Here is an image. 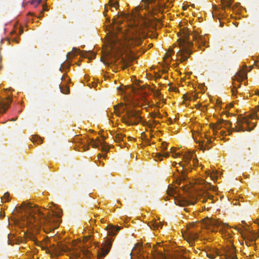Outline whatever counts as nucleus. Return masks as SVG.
Returning <instances> with one entry per match:
<instances>
[{"label":"nucleus","mask_w":259,"mask_h":259,"mask_svg":"<svg viewBox=\"0 0 259 259\" xmlns=\"http://www.w3.org/2000/svg\"><path fill=\"white\" fill-rule=\"evenodd\" d=\"M192 35L193 40L195 42V44L198 46V48H200L201 46H205L206 41L204 36L199 35L197 33H194Z\"/></svg>","instance_id":"obj_12"},{"label":"nucleus","mask_w":259,"mask_h":259,"mask_svg":"<svg viewBox=\"0 0 259 259\" xmlns=\"http://www.w3.org/2000/svg\"><path fill=\"white\" fill-rule=\"evenodd\" d=\"M110 47H111V49H113L114 46H112V43L111 44V46Z\"/></svg>","instance_id":"obj_58"},{"label":"nucleus","mask_w":259,"mask_h":259,"mask_svg":"<svg viewBox=\"0 0 259 259\" xmlns=\"http://www.w3.org/2000/svg\"><path fill=\"white\" fill-rule=\"evenodd\" d=\"M122 122L128 125H136L141 122L142 117L140 112L136 110H127L124 117L122 119Z\"/></svg>","instance_id":"obj_5"},{"label":"nucleus","mask_w":259,"mask_h":259,"mask_svg":"<svg viewBox=\"0 0 259 259\" xmlns=\"http://www.w3.org/2000/svg\"><path fill=\"white\" fill-rule=\"evenodd\" d=\"M212 198V196H211L210 195H208V194H206L205 196L200 197L199 199V200L203 203H204V202H206L208 199L211 200Z\"/></svg>","instance_id":"obj_29"},{"label":"nucleus","mask_w":259,"mask_h":259,"mask_svg":"<svg viewBox=\"0 0 259 259\" xmlns=\"http://www.w3.org/2000/svg\"><path fill=\"white\" fill-rule=\"evenodd\" d=\"M240 86H241V84H240V83H239V84L237 85V87L240 88Z\"/></svg>","instance_id":"obj_61"},{"label":"nucleus","mask_w":259,"mask_h":259,"mask_svg":"<svg viewBox=\"0 0 259 259\" xmlns=\"http://www.w3.org/2000/svg\"><path fill=\"white\" fill-rule=\"evenodd\" d=\"M123 107L122 104H119L114 106V110L117 115H119L123 110V109H120Z\"/></svg>","instance_id":"obj_23"},{"label":"nucleus","mask_w":259,"mask_h":259,"mask_svg":"<svg viewBox=\"0 0 259 259\" xmlns=\"http://www.w3.org/2000/svg\"><path fill=\"white\" fill-rule=\"evenodd\" d=\"M43 11H48V7L47 5H44L43 6Z\"/></svg>","instance_id":"obj_47"},{"label":"nucleus","mask_w":259,"mask_h":259,"mask_svg":"<svg viewBox=\"0 0 259 259\" xmlns=\"http://www.w3.org/2000/svg\"><path fill=\"white\" fill-rule=\"evenodd\" d=\"M59 88L60 92L64 94H68L69 93V88L66 86L64 88L62 87L61 84H59Z\"/></svg>","instance_id":"obj_28"},{"label":"nucleus","mask_w":259,"mask_h":259,"mask_svg":"<svg viewBox=\"0 0 259 259\" xmlns=\"http://www.w3.org/2000/svg\"><path fill=\"white\" fill-rule=\"evenodd\" d=\"M88 85L90 88H95L97 86V82H96V79L94 77H90L87 80Z\"/></svg>","instance_id":"obj_21"},{"label":"nucleus","mask_w":259,"mask_h":259,"mask_svg":"<svg viewBox=\"0 0 259 259\" xmlns=\"http://www.w3.org/2000/svg\"><path fill=\"white\" fill-rule=\"evenodd\" d=\"M105 137L98 132V150H101L103 153L100 154L98 153V159L101 157L105 158L106 154L109 150V148L102 141L104 139Z\"/></svg>","instance_id":"obj_7"},{"label":"nucleus","mask_w":259,"mask_h":259,"mask_svg":"<svg viewBox=\"0 0 259 259\" xmlns=\"http://www.w3.org/2000/svg\"><path fill=\"white\" fill-rule=\"evenodd\" d=\"M142 41V38L140 34H136L133 35L129 41L130 45L140 46Z\"/></svg>","instance_id":"obj_14"},{"label":"nucleus","mask_w":259,"mask_h":259,"mask_svg":"<svg viewBox=\"0 0 259 259\" xmlns=\"http://www.w3.org/2000/svg\"><path fill=\"white\" fill-rule=\"evenodd\" d=\"M73 56V53L72 52H69L67 55V57L68 59L71 58Z\"/></svg>","instance_id":"obj_44"},{"label":"nucleus","mask_w":259,"mask_h":259,"mask_svg":"<svg viewBox=\"0 0 259 259\" xmlns=\"http://www.w3.org/2000/svg\"><path fill=\"white\" fill-rule=\"evenodd\" d=\"M120 230V228L118 227H111V233L113 234V235H115Z\"/></svg>","instance_id":"obj_32"},{"label":"nucleus","mask_w":259,"mask_h":259,"mask_svg":"<svg viewBox=\"0 0 259 259\" xmlns=\"http://www.w3.org/2000/svg\"><path fill=\"white\" fill-rule=\"evenodd\" d=\"M175 148H174V147H172V148H171V149H170V152H171V153H173V152L175 151Z\"/></svg>","instance_id":"obj_51"},{"label":"nucleus","mask_w":259,"mask_h":259,"mask_svg":"<svg viewBox=\"0 0 259 259\" xmlns=\"http://www.w3.org/2000/svg\"><path fill=\"white\" fill-rule=\"evenodd\" d=\"M245 243L247 246H251L254 244V241L259 236V232L256 233L252 231H249L245 235H243Z\"/></svg>","instance_id":"obj_8"},{"label":"nucleus","mask_w":259,"mask_h":259,"mask_svg":"<svg viewBox=\"0 0 259 259\" xmlns=\"http://www.w3.org/2000/svg\"><path fill=\"white\" fill-rule=\"evenodd\" d=\"M80 55L90 60L95 59L96 55L92 51L81 52H80Z\"/></svg>","instance_id":"obj_18"},{"label":"nucleus","mask_w":259,"mask_h":259,"mask_svg":"<svg viewBox=\"0 0 259 259\" xmlns=\"http://www.w3.org/2000/svg\"><path fill=\"white\" fill-rule=\"evenodd\" d=\"M89 223H90V225H95L96 220H92V219L90 220Z\"/></svg>","instance_id":"obj_43"},{"label":"nucleus","mask_w":259,"mask_h":259,"mask_svg":"<svg viewBox=\"0 0 259 259\" xmlns=\"http://www.w3.org/2000/svg\"><path fill=\"white\" fill-rule=\"evenodd\" d=\"M174 54V51L172 50H169L166 53V56L169 57L171 55Z\"/></svg>","instance_id":"obj_38"},{"label":"nucleus","mask_w":259,"mask_h":259,"mask_svg":"<svg viewBox=\"0 0 259 259\" xmlns=\"http://www.w3.org/2000/svg\"><path fill=\"white\" fill-rule=\"evenodd\" d=\"M26 238L33 241H35L36 238L32 234H28L27 235Z\"/></svg>","instance_id":"obj_37"},{"label":"nucleus","mask_w":259,"mask_h":259,"mask_svg":"<svg viewBox=\"0 0 259 259\" xmlns=\"http://www.w3.org/2000/svg\"><path fill=\"white\" fill-rule=\"evenodd\" d=\"M41 15L39 17V18H41L42 17V12L41 13Z\"/></svg>","instance_id":"obj_62"},{"label":"nucleus","mask_w":259,"mask_h":259,"mask_svg":"<svg viewBox=\"0 0 259 259\" xmlns=\"http://www.w3.org/2000/svg\"><path fill=\"white\" fill-rule=\"evenodd\" d=\"M53 248L54 251L58 254L61 252H67L69 250V248L65 244L61 242H59L56 246L53 245Z\"/></svg>","instance_id":"obj_15"},{"label":"nucleus","mask_w":259,"mask_h":259,"mask_svg":"<svg viewBox=\"0 0 259 259\" xmlns=\"http://www.w3.org/2000/svg\"><path fill=\"white\" fill-rule=\"evenodd\" d=\"M23 33V29L22 28H20L19 29V34H21Z\"/></svg>","instance_id":"obj_50"},{"label":"nucleus","mask_w":259,"mask_h":259,"mask_svg":"<svg viewBox=\"0 0 259 259\" xmlns=\"http://www.w3.org/2000/svg\"><path fill=\"white\" fill-rule=\"evenodd\" d=\"M125 137V135L120 133L116 134L114 137V141L117 143H120L124 142L123 138Z\"/></svg>","instance_id":"obj_22"},{"label":"nucleus","mask_w":259,"mask_h":259,"mask_svg":"<svg viewBox=\"0 0 259 259\" xmlns=\"http://www.w3.org/2000/svg\"><path fill=\"white\" fill-rule=\"evenodd\" d=\"M221 255L218 250H214L213 252L207 253L206 255L208 257L211 259H214L215 255Z\"/></svg>","instance_id":"obj_26"},{"label":"nucleus","mask_w":259,"mask_h":259,"mask_svg":"<svg viewBox=\"0 0 259 259\" xmlns=\"http://www.w3.org/2000/svg\"><path fill=\"white\" fill-rule=\"evenodd\" d=\"M207 173L208 176H210L212 181H215L217 180L218 177L215 175L212 174L209 170L207 171Z\"/></svg>","instance_id":"obj_33"},{"label":"nucleus","mask_w":259,"mask_h":259,"mask_svg":"<svg viewBox=\"0 0 259 259\" xmlns=\"http://www.w3.org/2000/svg\"><path fill=\"white\" fill-rule=\"evenodd\" d=\"M88 149V147H85L84 148V151H86Z\"/></svg>","instance_id":"obj_57"},{"label":"nucleus","mask_w":259,"mask_h":259,"mask_svg":"<svg viewBox=\"0 0 259 259\" xmlns=\"http://www.w3.org/2000/svg\"><path fill=\"white\" fill-rule=\"evenodd\" d=\"M178 164L180 166L182 167V170L180 174V176L179 177L176 179V183L178 185H180L181 183L182 182H186L187 180V169L185 168V165L182 164V162H179L177 163L176 162H173L172 165V166L176 167V165Z\"/></svg>","instance_id":"obj_9"},{"label":"nucleus","mask_w":259,"mask_h":259,"mask_svg":"<svg viewBox=\"0 0 259 259\" xmlns=\"http://www.w3.org/2000/svg\"><path fill=\"white\" fill-rule=\"evenodd\" d=\"M205 188L207 189H211L213 191H215L216 189L214 186L211 185L209 183H207L205 185Z\"/></svg>","instance_id":"obj_35"},{"label":"nucleus","mask_w":259,"mask_h":259,"mask_svg":"<svg viewBox=\"0 0 259 259\" xmlns=\"http://www.w3.org/2000/svg\"><path fill=\"white\" fill-rule=\"evenodd\" d=\"M169 156L168 152H164L163 154L160 153H157L155 157L157 158L156 160L161 161L162 160V157H168Z\"/></svg>","instance_id":"obj_24"},{"label":"nucleus","mask_w":259,"mask_h":259,"mask_svg":"<svg viewBox=\"0 0 259 259\" xmlns=\"http://www.w3.org/2000/svg\"><path fill=\"white\" fill-rule=\"evenodd\" d=\"M232 92L233 95H235L237 93V87H236L235 85H234L233 88L232 89Z\"/></svg>","instance_id":"obj_41"},{"label":"nucleus","mask_w":259,"mask_h":259,"mask_svg":"<svg viewBox=\"0 0 259 259\" xmlns=\"http://www.w3.org/2000/svg\"><path fill=\"white\" fill-rule=\"evenodd\" d=\"M73 253L74 254L75 256L77 258H80V253L77 252L76 251H74Z\"/></svg>","instance_id":"obj_42"},{"label":"nucleus","mask_w":259,"mask_h":259,"mask_svg":"<svg viewBox=\"0 0 259 259\" xmlns=\"http://www.w3.org/2000/svg\"><path fill=\"white\" fill-rule=\"evenodd\" d=\"M100 60H101V61L103 62L104 64L106 63L103 60V57H101Z\"/></svg>","instance_id":"obj_52"},{"label":"nucleus","mask_w":259,"mask_h":259,"mask_svg":"<svg viewBox=\"0 0 259 259\" xmlns=\"http://www.w3.org/2000/svg\"><path fill=\"white\" fill-rule=\"evenodd\" d=\"M185 239L187 240L189 243L192 244L193 242L198 238V235L194 231L189 229L185 235Z\"/></svg>","instance_id":"obj_13"},{"label":"nucleus","mask_w":259,"mask_h":259,"mask_svg":"<svg viewBox=\"0 0 259 259\" xmlns=\"http://www.w3.org/2000/svg\"><path fill=\"white\" fill-rule=\"evenodd\" d=\"M34 143H36L38 144H41L42 143V140L40 138H37L36 140H34Z\"/></svg>","instance_id":"obj_40"},{"label":"nucleus","mask_w":259,"mask_h":259,"mask_svg":"<svg viewBox=\"0 0 259 259\" xmlns=\"http://www.w3.org/2000/svg\"><path fill=\"white\" fill-rule=\"evenodd\" d=\"M113 22L114 23H117L115 20H113Z\"/></svg>","instance_id":"obj_63"},{"label":"nucleus","mask_w":259,"mask_h":259,"mask_svg":"<svg viewBox=\"0 0 259 259\" xmlns=\"http://www.w3.org/2000/svg\"><path fill=\"white\" fill-rule=\"evenodd\" d=\"M224 256L226 259H237L235 249L232 246L224 250Z\"/></svg>","instance_id":"obj_11"},{"label":"nucleus","mask_w":259,"mask_h":259,"mask_svg":"<svg viewBox=\"0 0 259 259\" xmlns=\"http://www.w3.org/2000/svg\"><path fill=\"white\" fill-rule=\"evenodd\" d=\"M237 231L242 234V230L240 228L236 229Z\"/></svg>","instance_id":"obj_53"},{"label":"nucleus","mask_w":259,"mask_h":259,"mask_svg":"<svg viewBox=\"0 0 259 259\" xmlns=\"http://www.w3.org/2000/svg\"><path fill=\"white\" fill-rule=\"evenodd\" d=\"M42 0H33L32 2V4H33L34 3H37V5L40 4L41 3Z\"/></svg>","instance_id":"obj_45"},{"label":"nucleus","mask_w":259,"mask_h":259,"mask_svg":"<svg viewBox=\"0 0 259 259\" xmlns=\"http://www.w3.org/2000/svg\"><path fill=\"white\" fill-rule=\"evenodd\" d=\"M101 222L102 223H103L104 222V219H102L101 220Z\"/></svg>","instance_id":"obj_56"},{"label":"nucleus","mask_w":259,"mask_h":259,"mask_svg":"<svg viewBox=\"0 0 259 259\" xmlns=\"http://www.w3.org/2000/svg\"><path fill=\"white\" fill-rule=\"evenodd\" d=\"M9 196L10 193L9 192H6L4 194L2 198L3 199L5 200L4 202H7L9 201Z\"/></svg>","instance_id":"obj_34"},{"label":"nucleus","mask_w":259,"mask_h":259,"mask_svg":"<svg viewBox=\"0 0 259 259\" xmlns=\"http://www.w3.org/2000/svg\"><path fill=\"white\" fill-rule=\"evenodd\" d=\"M131 88V89H132V91L134 92L135 91V88H133V87H132Z\"/></svg>","instance_id":"obj_55"},{"label":"nucleus","mask_w":259,"mask_h":259,"mask_svg":"<svg viewBox=\"0 0 259 259\" xmlns=\"http://www.w3.org/2000/svg\"><path fill=\"white\" fill-rule=\"evenodd\" d=\"M151 224V225H149L150 227L151 228H153L154 229H158L159 228H161L162 227V224L160 222H154Z\"/></svg>","instance_id":"obj_25"},{"label":"nucleus","mask_w":259,"mask_h":259,"mask_svg":"<svg viewBox=\"0 0 259 259\" xmlns=\"http://www.w3.org/2000/svg\"><path fill=\"white\" fill-rule=\"evenodd\" d=\"M258 94H259V92H257L256 93V95H258Z\"/></svg>","instance_id":"obj_64"},{"label":"nucleus","mask_w":259,"mask_h":259,"mask_svg":"<svg viewBox=\"0 0 259 259\" xmlns=\"http://www.w3.org/2000/svg\"><path fill=\"white\" fill-rule=\"evenodd\" d=\"M167 193L168 196L171 197L174 200L175 203L180 206H185L189 205H193L196 203V200H188L186 198L177 194L175 190L170 188L168 189Z\"/></svg>","instance_id":"obj_4"},{"label":"nucleus","mask_w":259,"mask_h":259,"mask_svg":"<svg viewBox=\"0 0 259 259\" xmlns=\"http://www.w3.org/2000/svg\"><path fill=\"white\" fill-rule=\"evenodd\" d=\"M235 79L238 82H240L242 81L244 79L247 78V74L246 72H245L243 71H240L239 72H238L236 75L235 76Z\"/></svg>","instance_id":"obj_19"},{"label":"nucleus","mask_w":259,"mask_h":259,"mask_svg":"<svg viewBox=\"0 0 259 259\" xmlns=\"http://www.w3.org/2000/svg\"><path fill=\"white\" fill-rule=\"evenodd\" d=\"M89 141V145L90 146H92L93 148H96L97 147V144L96 142L94 141L93 138H90Z\"/></svg>","instance_id":"obj_31"},{"label":"nucleus","mask_w":259,"mask_h":259,"mask_svg":"<svg viewBox=\"0 0 259 259\" xmlns=\"http://www.w3.org/2000/svg\"><path fill=\"white\" fill-rule=\"evenodd\" d=\"M180 156V154L179 153H175V154H173L172 155V156L174 157V158H176L178 156Z\"/></svg>","instance_id":"obj_48"},{"label":"nucleus","mask_w":259,"mask_h":259,"mask_svg":"<svg viewBox=\"0 0 259 259\" xmlns=\"http://www.w3.org/2000/svg\"><path fill=\"white\" fill-rule=\"evenodd\" d=\"M210 224L215 227H219L221 225V223L219 220L212 219L209 222Z\"/></svg>","instance_id":"obj_27"},{"label":"nucleus","mask_w":259,"mask_h":259,"mask_svg":"<svg viewBox=\"0 0 259 259\" xmlns=\"http://www.w3.org/2000/svg\"><path fill=\"white\" fill-rule=\"evenodd\" d=\"M205 137L207 139V142L208 143V144L211 143V141L210 139H209L208 137L206 135L205 136Z\"/></svg>","instance_id":"obj_46"},{"label":"nucleus","mask_w":259,"mask_h":259,"mask_svg":"<svg viewBox=\"0 0 259 259\" xmlns=\"http://www.w3.org/2000/svg\"><path fill=\"white\" fill-rule=\"evenodd\" d=\"M151 249V252L152 255V259H166L164 255L161 250H153ZM138 259H149L146 254H141L138 256Z\"/></svg>","instance_id":"obj_10"},{"label":"nucleus","mask_w":259,"mask_h":259,"mask_svg":"<svg viewBox=\"0 0 259 259\" xmlns=\"http://www.w3.org/2000/svg\"><path fill=\"white\" fill-rule=\"evenodd\" d=\"M189 32L188 30H184L182 36L179 38V46L180 50L177 55L181 56V61L184 62L188 60L189 56L192 54L191 48L193 43L189 41Z\"/></svg>","instance_id":"obj_3"},{"label":"nucleus","mask_w":259,"mask_h":259,"mask_svg":"<svg viewBox=\"0 0 259 259\" xmlns=\"http://www.w3.org/2000/svg\"><path fill=\"white\" fill-rule=\"evenodd\" d=\"M112 246V241L108 238H104L100 246L98 245V259L102 258L109 253Z\"/></svg>","instance_id":"obj_6"},{"label":"nucleus","mask_w":259,"mask_h":259,"mask_svg":"<svg viewBox=\"0 0 259 259\" xmlns=\"http://www.w3.org/2000/svg\"><path fill=\"white\" fill-rule=\"evenodd\" d=\"M200 149L204 151L205 150H209L210 149V147L207 145V144H206L205 145H200Z\"/></svg>","instance_id":"obj_36"},{"label":"nucleus","mask_w":259,"mask_h":259,"mask_svg":"<svg viewBox=\"0 0 259 259\" xmlns=\"http://www.w3.org/2000/svg\"><path fill=\"white\" fill-rule=\"evenodd\" d=\"M191 159V155L190 154L185 155L183 156V160L185 162V166L188 164Z\"/></svg>","instance_id":"obj_30"},{"label":"nucleus","mask_w":259,"mask_h":259,"mask_svg":"<svg viewBox=\"0 0 259 259\" xmlns=\"http://www.w3.org/2000/svg\"><path fill=\"white\" fill-rule=\"evenodd\" d=\"M232 122L226 120H221L218 121L216 124H213L211 127L213 131L219 130L224 127L227 129L228 135H230L233 132H245V131H251L253 129V127H250L249 122L245 118H243L241 120H238L235 127H231Z\"/></svg>","instance_id":"obj_2"},{"label":"nucleus","mask_w":259,"mask_h":259,"mask_svg":"<svg viewBox=\"0 0 259 259\" xmlns=\"http://www.w3.org/2000/svg\"><path fill=\"white\" fill-rule=\"evenodd\" d=\"M106 20H107V21H108V22H110V20H109V19L108 18H106Z\"/></svg>","instance_id":"obj_60"},{"label":"nucleus","mask_w":259,"mask_h":259,"mask_svg":"<svg viewBox=\"0 0 259 259\" xmlns=\"http://www.w3.org/2000/svg\"><path fill=\"white\" fill-rule=\"evenodd\" d=\"M149 12L151 14V15H155L157 14L158 13L161 12V10L160 6H158V7H153L150 9L149 7H148Z\"/></svg>","instance_id":"obj_20"},{"label":"nucleus","mask_w":259,"mask_h":259,"mask_svg":"<svg viewBox=\"0 0 259 259\" xmlns=\"http://www.w3.org/2000/svg\"><path fill=\"white\" fill-rule=\"evenodd\" d=\"M221 133H222V135H226L225 134V133H226V132H225V131H222V132H221Z\"/></svg>","instance_id":"obj_54"},{"label":"nucleus","mask_w":259,"mask_h":259,"mask_svg":"<svg viewBox=\"0 0 259 259\" xmlns=\"http://www.w3.org/2000/svg\"><path fill=\"white\" fill-rule=\"evenodd\" d=\"M234 0H221V10L225 11L226 8L234 9V6L231 7V5Z\"/></svg>","instance_id":"obj_17"},{"label":"nucleus","mask_w":259,"mask_h":259,"mask_svg":"<svg viewBox=\"0 0 259 259\" xmlns=\"http://www.w3.org/2000/svg\"><path fill=\"white\" fill-rule=\"evenodd\" d=\"M128 139L130 140H131L132 139H133L132 137H128Z\"/></svg>","instance_id":"obj_59"},{"label":"nucleus","mask_w":259,"mask_h":259,"mask_svg":"<svg viewBox=\"0 0 259 259\" xmlns=\"http://www.w3.org/2000/svg\"><path fill=\"white\" fill-rule=\"evenodd\" d=\"M12 102V99L10 97L7 98V102L3 100H0V113L5 112L9 108V104Z\"/></svg>","instance_id":"obj_16"},{"label":"nucleus","mask_w":259,"mask_h":259,"mask_svg":"<svg viewBox=\"0 0 259 259\" xmlns=\"http://www.w3.org/2000/svg\"><path fill=\"white\" fill-rule=\"evenodd\" d=\"M161 148L162 150H165L167 149V144L165 142H163L161 144Z\"/></svg>","instance_id":"obj_39"},{"label":"nucleus","mask_w":259,"mask_h":259,"mask_svg":"<svg viewBox=\"0 0 259 259\" xmlns=\"http://www.w3.org/2000/svg\"><path fill=\"white\" fill-rule=\"evenodd\" d=\"M20 210L24 211L28 216V222L34 225L41 224H53L58 225L61 214L59 212L52 211L47 217L37 207L33 206L30 203L23 202L20 206Z\"/></svg>","instance_id":"obj_1"},{"label":"nucleus","mask_w":259,"mask_h":259,"mask_svg":"<svg viewBox=\"0 0 259 259\" xmlns=\"http://www.w3.org/2000/svg\"><path fill=\"white\" fill-rule=\"evenodd\" d=\"M119 7V5L117 3H115L114 5V7L116 9Z\"/></svg>","instance_id":"obj_49"}]
</instances>
